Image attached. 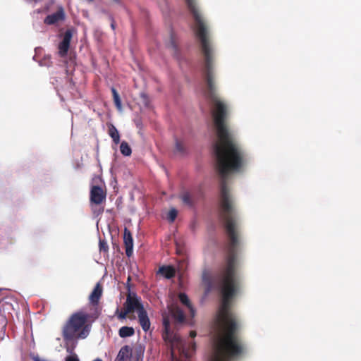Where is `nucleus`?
<instances>
[{
  "label": "nucleus",
  "instance_id": "obj_1",
  "mask_svg": "<svg viewBox=\"0 0 361 361\" xmlns=\"http://www.w3.org/2000/svg\"><path fill=\"white\" fill-rule=\"evenodd\" d=\"M244 165L245 164H216L220 176L219 217L224 224L229 242L224 264L215 276L222 300L216 319L219 334L214 339L210 361H238L247 352L246 344L238 336L240 322L231 310V300L240 289L236 253L239 240L235 204L227 185L228 175L240 171Z\"/></svg>",
  "mask_w": 361,
  "mask_h": 361
},
{
  "label": "nucleus",
  "instance_id": "obj_2",
  "mask_svg": "<svg viewBox=\"0 0 361 361\" xmlns=\"http://www.w3.org/2000/svg\"><path fill=\"white\" fill-rule=\"evenodd\" d=\"M162 319L164 329L162 338L170 348L171 357L175 358V350H177L181 355L186 358L190 357L195 350V343L187 344L177 334L171 330L169 316L166 312L162 314Z\"/></svg>",
  "mask_w": 361,
  "mask_h": 361
},
{
  "label": "nucleus",
  "instance_id": "obj_3",
  "mask_svg": "<svg viewBox=\"0 0 361 361\" xmlns=\"http://www.w3.org/2000/svg\"><path fill=\"white\" fill-rule=\"evenodd\" d=\"M90 314L83 311H78L71 315L63 327L62 335L65 341L75 338H85L89 334L87 322Z\"/></svg>",
  "mask_w": 361,
  "mask_h": 361
},
{
  "label": "nucleus",
  "instance_id": "obj_4",
  "mask_svg": "<svg viewBox=\"0 0 361 361\" xmlns=\"http://www.w3.org/2000/svg\"><path fill=\"white\" fill-rule=\"evenodd\" d=\"M106 192L99 185H93L90 193V202L92 213L98 216L104 212V207L100 205L105 202Z\"/></svg>",
  "mask_w": 361,
  "mask_h": 361
},
{
  "label": "nucleus",
  "instance_id": "obj_5",
  "mask_svg": "<svg viewBox=\"0 0 361 361\" xmlns=\"http://www.w3.org/2000/svg\"><path fill=\"white\" fill-rule=\"evenodd\" d=\"M123 307L129 312L133 313L136 311L137 313L145 308L141 302V299L135 293H129L127 295L126 300Z\"/></svg>",
  "mask_w": 361,
  "mask_h": 361
},
{
  "label": "nucleus",
  "instance_id": "obj_6",
  "mask_svg": "<svg viewBox=\"0 0 361 361\" xmlns=\"http://www.w3.org/2000/svg\"><path fill=\"white\" fill-rule=\"evenodd\" d=\"M72 37V31L71 30H67L63 35L62 41L59 44V54L61 57L63 58L66 56L70 48V43Z\"/></svg>",
  "mask_w": 361,
  "mask_h": 361
},
{
  "label": "nucleus",
  "instance_id": "obj_7",
  "mask_svg": "<svg viewBox=\"0 0 361 361\" xmlns=\"http://www.w3.org/2000/svg\"><path fill=\"white\" fill-rule=\"evenodd\" d=\"M66 18L64 9L62 6L58 8L56 12L48 15L44 20L46 25H51L58 23L59 22L63 21Z\"/></svg>",
  "mask_w": 361,
  "mask_h": 361
},
{
  "label": "nucleus",
  "instance_id": "obj_8",
  "mask_svg": "<svg viewBox=\"0 0 361 361\" xmlns=\"http://www.w3.org/2000/svg\"><path fill=\"white\" fill-rule=\"evenodd\" d=\"M123 241L126 254L128 257H130L133 252V240L130 231L126 228L124 229Z\"/></svg>",
  "mask_w": 361,
  "mask_h": 361
},
{
  "label": "nucleus",
  "instance_id": "obj_9",
  "mask_svg": "<svg viewBox=\"0 0 361 361\" xmlns=\"http://www.w3.org/2000/svg\"><path fill=\"white\" fill-rule=\"evenodd\" d=\"M168 308L170 314L177 322L182 323L185 321V314L178 305H171Z\"/></svg>",
  "mask_w": 361,
  "mask_h": 361
},
{
  "label": "nucleus",
  "instance_id": "obj_10",
  "mask_svg": "<svg viewBox=\"0 0 361 361\" xmlns=\"http://www.w3.org/2000/svg\"><path fill=\"white\" fill-rule=\"evenodd\" d=\"M138 321L144 331L147 332L150 328V321L147 311L144 309L137 313Z\"/></svg>",
  "mask_w": 361,
  "mask_h": 361
},
{
  "label": "nucleus",
  "instance_id": "obj_11",
  "mask_svg": "<svg viewBox=\"0 0 361 361\" xmlns=\"http://www.w3.org/2000/svg\"><path fill=\"white\" fill-rule=\"evenodd\" d=\"M132 348L129 345L123 346L118 352L115 361H130Z\"/></svg>",
  "mask_w": 361,
  "mask_h": 361
},
{
  "label": "nucleus",
  "instance_id": "obj_12",
  "mask_svg": "<svg viewBox=\"0 0 361 361\" xmlns=\"http://www.w3.org/2000/svg\"><path fill=\"white\" fill-rule=\"evenodd\" d=\"M102 295V287L99 283H97L89 297L90 303L93 305H97Z\"/></svg>",
  "mask_w": 361,
  "mask_h": 361
},
{
  "label": "nucleus",
  "instance_id": "obj_13",
  "mask_svg": "<svg viewBox=\"0 0 361 361\" xmlns=\"http://www.w3.org/2000/svg\"><path fill=\"white\" fill-rule=\"evenodd\" d=\"M180 198L185 205L189 207H193L197 202L195 195L188 191L182 192L180 195Z\"/></svg>",
  "mask_w": 361,
  "mask_h": 361
},
{
  "label": "nucleus",
  "instance_id": "obj_14",
  "mask_svg": "<svg viewBox=\"0 0 361 361\" xmlns=\"http://www.w3.org/2000/svg\"><path fill=\"white\" fill-rule=\"evenodd\" d=\"M178 298L180 302L188 308L191 317H193L195 314V310L191 304V302L188 295L184 293H180L178 295Z\"/></svg>",
  "mask_w": 361,
  "mask_h": 361
},
{
  "label": "nucleus",
  "instance_id": "obj_15",
  "mask_svg": "<svg viewBox=\"0 0 361 361\" xmlns=\"http://www.w3.org/2000/svg\"><path fill=\"white\" fill-rule=\"evenodd\" d=\"M159 272L166 279H171L175 276V269L171 266H163L159 268Z\"/></svg>",
  "mask_w": 361,
  "mask_h": 361
},
{
  "label": "nucleus",
  "instance_id": "obj_16",
  "mask_svg": "<svg viewBox=\"0 0 361 361\" xmlns=\"http://www.w3.org/2000/svg\"><path fill=\"white\" fill-rule=\"evenodd\" d=\"M135 330L133 327L130 326H122L118 331V335L121 338H126L133 336Z\"/></svg>",
  "mask_w": 361,
  "mask_h": 361
},
{
  "label": "nucleus",
  "instance_id": "obj_17",
  "mask_svg": "<svg viewBox=\"0 0 361 361\" xmlns=\"http://www.w3.org/2000/svg\"><path fill=\"white\" fill-rule=\"evenodd\" d=\"M109 136L112 138L113 141L115 142V144H118L120 142V135L118 133V131L116 128V127L114 125H111L109 127L108 130Z\"/></svg>",
  "mask_w": 361,
  "mask_h": 361
},
{
  "label": "nucleus",
  "instance_id": "obj_18",
  "mask_svg": "<svg viewBox=\"0 0 361 361\" xmlns=\"http://www.w3.org/2000/svg\"><path fill=\"white\" fill-rule=\"evenodd\" d=\"M111 90L112 92L114 102L115 104V106H116L118 110L121 111L122 109V104H121V101L120 99V96L115 87H112Z\"/></svg>",
  "mask_w": 361,
  "mask_h": 361
},
{
  "label": "nucleus",
  "instance_id": "obj_19",
  "mask_svg": "<svg viewBox=\"0 0 361 361\" xmlns=\"http://www.w3.org/2000/svg\"><path fill=\"white\" fill-rule=\"evenodd\" d=\"M120 150L122 154L124 156H130L132 153V150L129 145L125 142L123 141L120 145Z\"/></svg>",
  "mask_w": 361,
  "mask_h": 361
},
{
  "label": "nucleus",
  "instance_id": "obj_20",
  "mask_svg": "<svg viewBox=\"0 0 361 361\" xmlns=\"http://www.w3.org/2000/svg\"><path fill=\"white\" fill-rule=\"evenodd\" d=\"M115 314L119 320H123L126 318L127 314H130V312H128V310L123 307V310L121 311H120L119 309L117 308Z\"/></svg>",
  "mask_w": 361,
  "mask_h": 361
},
{
  "label": "nucleus",
  "instance_id": "obj_21",
  "mask_svg": "<svg viewBox=\"0 0 361 361\" xmlns=\"http://www.w3.org/2000/svg\"><path fill=\"white\" fill-rule=\"evenodd\" d=\"M178 212L176 209L173 208L169 210L168 214V220L170 222H173L177 217Z\"/></svg>",
  "mask_w": 361,
  "mask_h": 361
},
{
  "label": "nucleus",
  "instance_id": "obj_22",
  "mask_svg": "<svg viewBox=\"0 0 361 361\" xmlns=\"http://www.w3.org/2000/svg\"><path fill=\"white\" fill-rule=\"evenodd\" d=\"M40 65L49 67L52 65V61L50 56H44L40 61Z\"/></svg>",
  "mask_w": 361,
  "mask_h": 361
},
{
  "label": "nucleus",
  "instance_id": "obj_23",
  "mask_svg": "<svg viewBox=\"0 0 361 361\" xmlns=\"http://www.w3.org/2000/svg\"><path fill=\"white\" fill-rule=\"evenodd\" d=\"M202 278L204 283H207L209 286H210V277L207 271L205 270L202 272Z\"/></svg>",
  "mask_w": 361,
  "mask_h": 361
},
{
  "label": "nucleus",
  "instance_id": "obj_24",
  "mask_svg": "<svg viewBox=\"0 0 361 361\" xmlns=\"http://www.w3.org/2000/svg\"><path fill=\"white\" fill-rule=\"evenodd\" d=\"M99 245L100 251H104V252L108 251L109 247H108L107 243L105 240H100Z\"/></svg>",
  "mask_w": 361,
  "mask_h": 361
},
{
  "label": "nucleus",
  "instance_id": "obj_25",
  "mask_svg": "<svg viewBox=\"0 0 361 361\" xmlns=\"http://www.w3.org/2000/svg\"><path fill=\"white\" fill-rule=\"evenodd\" d=\"M176 149L179 152H183L184 151V147L181 142L176 141Z\"/></svg>",
  "mask_w": 361,
  "mask_h": 361
},
{
  "label": "nucleus",
  "instance_id": "obj_26",
  "mask_svg": "<svg viewBox=\"0 0 361 361\" xmlns=\"http://www.w3.org/2000/svg\"><path fill=\"white\" fill-rule=\"evenodd\" d=\"M66 361H80L76 355L68 356L66 358Z\"/></svg>",
  "mask_w": 361,
  "mask_h": 361
},
{
  "label": "nucleus",
  "instance_id": "obj_27",
  "mask_svg": "<svg viewBox=\"0 0 361 361\" xmlns=\"http://www.w3.org/2000/svg\"><path fill=\"white\" fill-rule=\"evenodd\" d=\"M141 97L143 99L144 102H145V105H147V96L145 93L141 94Z\"/></svg>",
  "mask_w": 361,
  "mask_h": 361
},
{
  "label": "nucleus",
  "instance_id": "obj_28",
  "mask_svg": "<svg viewBox=\"0 0 361 361\" xmlns=\"http://www.w3.org/2000/svg\"><path fill=\"white\" fill-rule=\"evenodd\" d=\"M196 335H197V334H196V331H191L190 332V336L191 338H195L196 336Z\"/></svg>",
  "mask_w": 361,
  "mask_h": 361
},
{
  "label": "nucleus",
  "instance_id": "obj_29",
  "mask_svg": "<svg viewBox=\"0 0 361 361\" xmlns=\"http://www.w3.org/2000/svg\"><path fill=\"white\" fill-rule=\"evenodd\" d=\"M111 26V28L113 30H115V22H114V20H112Z\"/></svg>",
  "mask_w": 361,
  "mask_h": 361
},
{
  "label": "nucleus",
  "instance_id": "obj_30",
  "mask_svg": "<svg viewBox=\"0 0 361 361\" xmlns=\"http://www.w3.org/2000/svg\"><path fill=\"white\" fill-rule=\"evenodd\" d=\"M88 1H92L93 0H87Z\"/></svg>",
  "mask_w": 361,
  "mask_h": 361
}]
</instances>
